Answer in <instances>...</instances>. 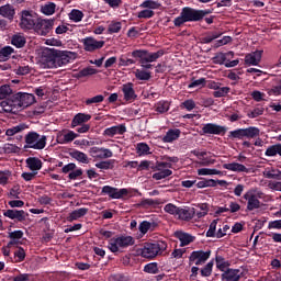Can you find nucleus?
Returning a JSON list of instances; mask_svg holds the SVG:
<instances>
[{"label":"nucleus","mask_w":281,"mask_h":281,"mask_svg":"<svg viewBox=\"0 0 281 281\" xmlns=\"http://www.w3.org/2000/svg\"><path fill=\"white\" fill-rule=\"evenodd\" d=\"M36 102V97L27 92H18L8 101H3L1 106L5 113H19Z\"/></svg>","instance_id":"f257e3e1"},{"label":"nucleus","mask_w":281,"mask_h":281,"mask_svg":"<svg viewBox=\"0 0 281 281\" xmlns=\"http://www.w3.org/2000/svg\"><path fill=\"white\" fill-rule=\"evenodd\" d=\"M212 14V10H196L190 7L182 8L180 15L173 20L175 27H181L184 23H196L203 21L204 16Z\"/></svg>","instance_id":"f03ea898"},{"label":"nucleus","mask_w":281,"mask_h":281,"mask_svg":"<svg viewBox=\"0 0 281 281\" xmlns=\"http://www.w3.org/2000/svg\"><path fill=\"white\" fill-rule=\"evenodd\" d=\"M166 251V247H144L138 248L135 250V252H132L130 255H126L123 258V265H133V260H135V256H142L143 258L153 259L156 258V256H161Z\"/></svg>","instance_id":"7ed1b4c3"},{"label":"nucleus","mask_w":281,"mask_h":281,"mask_svg":"<svg viewBox=\"0 0 281 281\" xmlns=\"http://www.w3.org/2000/svg\"><path fill=\"white\" fill-rule=\"evenodd\" d=\"M24 148H32L33 150H43L47 146V136L41 135L37 132H29L24 136Z\"/></svg>","instance_id":"20e7f679"},{"label":"nucleus","mask_w":281,"mask_h":281,"mask_svg":"<svg viewBox=\"0 0 281 281\" xmlns=\"http://www.w3.org/2000/svg\"><path fill=\"white\" fill-rule=\"evenodd\" d=\"M132 58H139V63H155L158 58L164 56V50H158L156 53H149L144 49H136L130 54Z\"/></svg>","instance_id":"39448f33"},{"label":"nucleus","mask_w":281,"mask_h":281,"mask_svg":"<svg viewBox=\"0 0 281 281\" xmlns=\"http://www.w3.org/2000/svg\"><path fill=\"white\" fill-rule=\"evenodd\" d=\"M43 69H57L56 48H46L41 58Z\"/></svg>","instance_id":"423d86ee"},{"label":"nucleus","mask_w":281,"mask_h":281,"mask_svg":"<svg viewBox=\"0 0 281 281\" xmlns=\"http://www.w3.org/2000/svg\"><path fill=\"white\" fill-rule=\"evenodd\" d=\"M38 18L30 11L21 12L20 27L21 30H35Z\"/></svg>","instance_id":"0eeeda50"},{"label":"nucleus","mask_w":281,"mask_h":281,"mask_svg":"<svg viewBox=\"0 0 281 281\" xmlns=\"http://www.w3.org/2000/svg\"><path fill=\"white\" fill-rule=\"evenodd\" d=\"M75 58H76V53L74 52L56 49L57 69L58 67H65V65H69V63H74Z\"/></svg>","instance_id":"6e6552de"},{"label":"nucleus","mask_w":281,"mask_h":281,"mask_svg":"<svg viewBox=\"0 0 281 281\" xmlns=\"http://www.w3.org/2000/svg\"><path fill=\"white\" fill-rule=\"evenodd\" d=\"M102 194H108L110 199H124V196H128V189H117L111 186H104L102 188Z\"/></svg>","instance_id":"1a4fd4ad"},{"label":"nucleus","mask_w":281,"mask_h":281,"mask_svg":"<svg viewBox=\"0 0 281 281\" xmlns=\"http://www.w3.org/2000/svg\"><path fill=\"white\" fill-rule=\"evenodd\" d=\"M212 251H203V250H196L191 252L189 260L190 262H194L196 267L204 265L205 261L210 259Z\"/></svg>","instance_id":"9d476101"},{"label":"nucleus","mask_w":281,"mask_h":281,"mask_svg":"<svg viewBox=\"0 0 281 281\" xmlns=\"http://www.w3.org/2000/svg\"><path fill=\"white\" fill-rule=\"evenodd\" d=\"M54 27V20H37L35 24V32L40 34V36H47L52 29Z\"/></svg>","instance_id":"9b49d317"},{"label":"nucleus","mask_w":281,"mask_h":281,"mask_svg":"<svg viewBox=\"0 0 281 281\" xmlns=\"http://www.w3.org/2000/svg\"><path fill=\"white\" fill-rule=\"evenodd\" d=\"M89 155L92 156L93 159H111V157H113V151L104 147H91L89 149Z\"/></svg>","instance_id":"f8f14e48"},{"label":"nucleus","mask_w":281,"mask_h":281,"mask_svg":"<svg viewBox=\"0 0 281 281\" xmlns=\"http://www.w3.org/2000/svg\"><path fill=\"white\" fill-rule=\"evenodd\" d=\"M202 132L204 135H225V133H227V127L207 123L203 125Z\"/></svg>","instance_id":"ddd939ff"},{"label":"nucleus","mask_w":281,"mask_h":281,"mask_svg":"<svg viewBox=\"0 0 281 281\" xmlns=\"http://www.w3.org/2000/svg\"><path fill=\"white\" fill-rule=\"evenodd\" d=\"M240 278H243L240 269L228 268L221 274L222 281H240Z\"/></svg>","instance_id":"4468645a"},{"label":"nucleus","mask_w":281,"mask_h":281,"mask_svg":"<svg viewBox=\"0 0 281 281\" xmlns=\"http://www.w3.org/2000/svg\"><path fill=\"white\" fill-rule=\"evenodd\" d=\"M244 199H245V201H247V210L249 212H254V210H259L260 200H258V198H256V195L254 194V191H247L244 194Z\"/></svg>","instance_id":"2eb2a0df"},{"label":"nucleus","mask_w":281,"mask_h":281,"mask_svg":"<svg viewBox=\"0 0 281 281\" xmlns=\"http://www.w3.org/2000/svg\"><path fill=\"white\" fill-rule=\"evenodd\" d=\"M83 47L86 52H95V49H102V47H104V41H97L93 37H86L83 40Z\"/></svg>","instance_id":"dca6fc26"},{"label":"nucleus","mask_w":281,"mask_h":281,"mask_svg":"<svg viewBox=\"0 0 281 281\" xmlns=\"http://www.w3.org/2000/svg\"><path fill=\"white\" fill-rule=\"evenodd\" d=\"M135 245V239L132 236H120L111 239V247H131Z\"/></svg>","instance_id":"f3484780"},{"label":"nucleus","mask_w":281,"mask_h":281,"mask_svg":"<svg viewBox=\"0 0 281 281\" xmlns=\"http://www.w3.org/2000/svg\"><path fill=\"white\" fill-rule=\"evenodd\" d=\"M122 91L125 102H135L137 100V93H135V88H133L132 82L124 83Z\"/></svg>","instance_id":"a211bd4d"},{"label":"nucleus","mask_w":281,"mask_h":281,"mask_svg":"<svg viewBox=\"0 0 281 281\" xmlns=\"http://www.w3.org/2000/svg\"><path fill=\"white\" fill-rule=\"evenodd\" d=\"M126 133V125L119 124L112 127H108L103 131L104 137H115V135H124Z\"/></svg>","instance_id":"6ab92c4d"},{"label":"nucleus","mask_w":281,"mask_h":281,"mask_svg":"<svg viewBox=\"0 0 281 281\" xmlns=\"http://www.w3.org/2000/svg\"><path fill=\"white\" fill-rule=\"evenodd\" d=\"M9 238V245H27V239L23 238V231L10 232Z\"/></svg>","instance_id":"aec40b11"},{"label":"nucleus","mask_w":281,"mask_h":281,"mask_svg":"<svg viewBox=\"0 0 281 281\" xmlns=\"http://www.w3.org/2000/svg\"><path fill=\"white\" fill-rule=\"evenodd\" d=\"M79 135L75 133L74 131L59 132L57 134V142L58 144H70V142H74V139L78 138Z\"/></svg>","instance_id":"412c9836"},{"label":"nucleus","mask_w":281,"mask_h":281,"mask_svg":"<svg viewBox=\"0 0 281 281\" xmlns=\"http://www.w3.org/2000/svg\"><path fill=\"white\" fill-rule=\"evenodd\" d=\"M3 214L7 216V218L19 221L20 223H23L27 216L23 210H7Z\"/></svg>","instance_id":"4be33fe9"},{"label":"nucleus","mask_w":281,"mask_h":281,"mask_svg":"<svg viewBox=\"0 0 281 281\" xmlns=\"http://www.w3.org/2000/svg\"><path fill=\"white\" fill-rule=\"evenodd\" d=\"M262 60V50H256L245 56L246 65L257 66Z\"/></svg>","instance_id":"5701e85b"},{"label":"nucleus","mask_w":281,"mask_h":281,"mask_svg":"<svg viewBox=\"0 0 281 281\" xmlns=\"http://www.w3.org/2000/svg\"><path fill=\"white\" fill-rule=\"evenodd\" d=\"M181 137V130L179 128H171L169 130L166 135L162 137V142L165 144H172V142H177Z\"/></svg>","instance_id":"b1692460"},{"label":"nucleus","mask_w":281,"mask_h":281,"mask_svg":"<svg viewBox=\"0 0 281 281\" xmlns=\"http://www.w3.org/2000/svg\"><path fill=\"white\" fill-rule=\"evenodd\" d=\"M194 209L180 207L176 218H179L180 221H192V218H194Z\"/></svg>","instance_id":"393cba45"},{"label":"nucleus","mask_w":281,"mask_h":281,"mask_svg":"<svg viewBox=\"0 0 281 281\" xmlns=\"http://www.w3.org/2000/svg\"><path fill=\"white\" fill-rule=\"evenodd\" d=\"M89 120H91V114L78 113L71 121V128L86 124V122H89Z\"/></svg>","instance_id":"a878e982"},{"label":"nucleus","mask_w":281,"mask_h":281,"mask_svg":"<svg viewBox=\"0 0 281 281\" xmlns=\"http://www.w3.org/2000/svg\"><path fill=\"white\" fill-rule=\"evenodd\" d=\"M224 170H229L231 172H249V169L243 164L229 162L223 165Z\"/></svg>","instance_id":"bb28decb"},{"label":"nucleus","mask_w":281,"mask_h":281,"mask_svg":"<svg viewBox=\"0 0 281 281\" xmlns=\"http://www.w3.org/2000/svg\"><path fill=\"white\" fill-rule=\"evenodd\" d=\"M176 237L178 238V240H180L181 247H186L190 245V243H194L195 240L194 236L183 232H177Z\"/></svg>","instance_id":"cd10ccee"},{"label":"nucleus","mask_w":281,"mask_h":281,"mask_svg":"<svg viewBox=\"0 0 281 281\" xmlns=\"http://www.w3.org/2000/svg\"><path fill=\"white\" fill-rule=\"evenodd\" d=\"M14 7L12 4H4L0 7V16H3L4 19H9V21H12L14 19Z\"/></svg>","instance_id":"c85d7f7f"},{"label":"nucleus","mask_w":281,"mask_h":281,"mask_svg":"<svg viewBox=\"0 0 281 281\" xmlns=\"http://www.w3.org/2000/svg\"><path fill=\"white\" fill-rule=\"evenodd\" d=\"M215 265L216 269H218V271H222V273L227 271L232 266V263H229V261H227L223 256L215 257Z\"/></svg>","instance_id":"c756f323"},{"label":"nucleus","mask_w":281,"mask_h":281,"mask_svg":"<svg viewBox=\"0 0 281 281\" xmlns=\"http://www.w3.org/2000/svg\"><path fill=\"white\" fill-rule=\"evenodd\" d=\"M88 213L89 209L87 207L77 209L69 214L67 220L71 223L78 221V218H82V216H87Z\"/></svg>","instance_id":"7c9ffc66"},{"label":"nucleus","mask_w":281,"mask_h":281,"mask_svg":"<svg viewBox=\"0 0 281 281\" xmlns=\"http://www.w3.org/2000/svg\"><path fill=\"white\" fill-rule=\"evenodd\" d=\"M70 157H72V159H76V161H79V164H89V161H91L89 156L80 150H74L72 153H70Z\"/></svg>","instance_id":"2f4dec72"},{"label":"nucleus","mask_w":281,"mask_h":281,"mask_svg":"<svg viewBox=\"0 0 281 281\" xmlns=\"http://www.w3.org/2000/svg\"><path fill=\"white\" fill-rule=\"evenodd\" d=\"M227 58H234V52H228V53H218L214 58L215 65H225V60Z\"/></svg>","instance_id":"473e14b6"},{"label":"nucleus","mask_w":281,"mask_h":281,"mask_svg":"<svg viewBox=\"0 0 281 281\" xmlns=\"http://www.w3.org/2000/svg\"><path fill=\"white\" fill-rule=\"evenodd\" d=\"M41 12L42 14H45V16H52V14L56 12V3L47 2L45 4H42Z\"/></svg>","instance_id":"72a5a7b5"},{"label":"nucleus","mask_w":281,"mask_h":281,"mask_svg":"<svg viewBox=\"0 0 281 281\" xmlns=\"http://www.w3.org/2000/svg\"><path fill=\"white\" fill-rule=\"evenodd\" d=\"M68 18L70 21H72V23H80V21H82V19H85V13L78 9H72L68 13Z\"/></svg>","instance_id":"f704fd0d"},{"label":"nucleus","mask_w":281,"mask_h":281,"mask_svg":"<svg viewBox=\"0 0 281 281\" xmlns=\"http://www.w3.org/2000/svg\"><path fill=\"white\" fill-rule=\"evenodd\" d=\"M221 36H223V32L221 31L210 32L206 36L202 37V43H204L205 45H210V43L216 41V38H221Z\"/></svg>","instance_id":"c9c22d12"},{"label":"nucleus","mask_w":281,"mask_h":281,"mask_svg":"<svg viewBox=\"0 0 281 281\" xmlns=\"http://www.w3.org/2000/svg\"><path fill=\"white\" fill-rule=\"evenodd\" d=\"M26 166L30 168V170H41L43 168V161L35 157L27 158Z\"/></svg>","instance_id":"e433bc0d"},{"label":"nucleus","mask_w":281,"mask_h":281,"mask_svg":"<svg viewBox=\"0 0 281 281\" xmlns=\"http://www.w3.org/2000/svg\"><path fill=\"white\" fill-rule=\"evenodd\" d=\"M25 43H26L25 36L21 34H15L11 38V44L18 49H21V47H25Z\"/></svg>","instance_id":"4c0bfd02"},{"label":"nucleus","mask_w":281,"mask_h":281,"mask_svg":"<svg viewBox=\"0 0 281 281\" xmlns=\"http://www.w3.org/2000/svg\"><path fill=\"white\" fill-rule=\"evenodd\" d=\"M263 177H266V179H277V181H281V171L278 169H266L263 171Z\"/></svg>","instance_id":"58836bf2"},{"label":"nucleus","mask_w":281,"mask_h":281,"mask_svg":"<svg viewBox=\"0 0 281 281\" xmlns=\"http://www.w3.org/2000/svg\"><path fill=\"white\" fill-rule=\"evenodd\" d=\"M244 132H245V137H247L248 139L260 137V128L256 126L244 128Z\"/></svg>","instance_id":"ea45409f"},{"label":"nucleus","mask_w":281,"mask_h":281,"mask_svg":"<svg viewBox=\"0 0 281 281\" xmlns=\"http://www.w3.org/2000/svg\"><path fill=\"white\" fill-rule=\"evenodd\" d=\"M95 168L100 170H113V168H115V159L97 162Z\"/></svg>","instance_id":"a19ab883"},{"label":"nucleus","mask_w":281,"mask_h":281,"mask_svg":"<svg viewBox=\"0 0 281 281\" xmlns=\"http://www.w3.org/2000/svg\"><path fill=\"white\" fill-rule=\"evenodd\" d=\"M266 157H276V155H280L281 157V144L271 145L267 148L265 153Z\"/></svg>","instance_id":"79ce46f5"},{"label":"nucleus","mask_w":281,"mask_h":281,"mask_svg":"<svg viewBox=\"0 0 281 281\" xmlns=\"http://www.w3.org/2000/svg\"><path fill=\"white\" fill-rule=\"evenodd\" d=\"M27 128L26 124H19L16 126L10 127L5 131V135L8 137H13V135H16V133H22V131H25Z\"/></svg>","instance_id":"37998d69"},{"label":"nucleus","mask_w":281,"mask_h":281,"mask_svg":"<svg viewBox=\"0 0 281 281\" xmlns=\"http://www.w3.org/2000/svg\"><path fill=\"white\" fill-rule=\"evenodd\" d=\"M198 175L200 177H212V175H223V171L218 169L201 168L198 169Z\"/></svg>","instance_id":"c03bdc74"},{"label":"nucleus","mask_w":281,"mask_h":281,"mask_svg":"<svg viewBox=\"0 0 281 281\" xmlns=\"http://www.w3.org/2000/svg\"><path fill=\"white\" fill-rule=\"evenodd\" d=\"M14 54V48L5 46L0 49V63H5L10 56Z\"/></svg>","instance_id":"a18cd8bd"},{"label":"nucleus","mask_w":281,"mask_h":281,"mask_svg":"<svg viewBox=\"0 0 281 281\" xmlns=\"http://www.w3.org/2000/svg\"><path fill=\"white\" fill-rule=\"evenodd\" d=\"M134 76L137 80H149L153 78L151 72L144 69H136Z\"/></svg>","instance_id":"49530a36"},{"label":"nucleus","mask_w":281,"mask_h":281,"mask_svg":"<svg viewBox=\"0 0 281 281\" xmlns=\"http://www.w3.org/2000/svg\"><path fill=\"white\" fill-rule=\"evenodd\" d=\"M136 153L139 157L150 155V146H148L146 143H138L136 146Z\"/></svg>","instance_id":"de8ad7c7"},{"label":"nucleus","mask_w":281,"mask_h":281,"mask_svg":"<svg viewBox=\"0 0 281 281\" xmlns=\"http://www.w3.org/2000/svg\"><path fill=\"white\" fill-rule=\"evenodd\" d=\"M196 188H216V180L214 179H202L201 181L196 182Z\"/></svg>","instance_id":"09e8293b"},{"label":"nucleus","mask_w":281,"mask_h":281,"mask_svg":"<svg viewBox=\"0 0 281 281\" xmlns=\"http://www.w3.org/2000/svg\"><path fill=\"white\" fill-rule=\"evenodd\" d=\"M122 30V22L112 21L108 26L109 34H117Z\"/></svg>","instance_id":"8fccbe9b"},{"label":"nucleus","mask_w":281,"mask_h":281,"mask_svg":"<svg viewBox=\"0 0 281 281\" xmlns=\"http://www.w3.org/2000/svg\"><path fill=\"white\" fill-rule=\"evenodd\" d=\"M170 175H172V170L170 169L158 170V172L153 175V179L161 181V179H166V177H170Z\"/></svg>","instance_id":"3c124183"},{"label":"nucleus","mask_w":281,"mask_h":281,"mask_svg":"<svg viewBox=\"0 0 281 281\" xmlns=\"http://www.w3.org/2000/svg\"><path fill=\"white\" fill-rule=\"evenodd\" d=\"M212 269H214V261H210L200 271L202 278H210L212 276Z\"/></svg>","instance_id":"603ef678"},{"label":"nucleus","mask_w":281,"mask_h":281,"mask_svg":"<svg viewBox=\"0 0 281 281\" xmlns=\"http://www.w3.org/2000/svg\"><path fill=\"white\" fill-rule=\"evenodd\" d=\"M164 210L167 214H170L171 216H175L177 218L180 207L172 203H168L167 205H165Z\"/></svg>","instance_id":"864d4df0"},{"label":"nucleus","mask_w":281,"mask_h":281,"mask_svg":"<svg viewBox=\"0 0 281 281\" xmlns=\"http://www.w3.org/2000/svg\"><path fill=\"white\" fill-rule=\"evenodd\" d=\"M156 111H157V113H168V111H170V102L159 101L156 104Z\"/></svg>","instance_id":"5fc2aeb1"},{"label":"nucleus","mask_w":281,"mask_h":281,"mask_svg":"<svg viewBox=\"0 0 281 281\" xmlns=\"http://www.w3.org/2000/svg\"><path fill=\"white\" fill-rule=\"evenodd\" d=\"M95 74H98V70L93 67H87L81 69L78 72L79 78H87V76H95Z\"/></svg>","instance_id":"6e6d98bb"},{"label":"nucleus","mask_w":281,"mask_h":281,"mask_svg":"<svg viewBox=\"0 0 281 281\" xmlns=\"http://www.w3.org/2000/svg\"><path fill=\"white\" fill-rule=\"evenodd\" d=\"M228 137H231L232 139H243L245 138V128H238L235 131H231L228 134Z\"/></svg>","instance_id":"4d7b16f0"},{"label":"nucleus","mask_w":281,"mask_h":281,"mask_svg":"<svg viewBox=\"0 0 281 281\" xmlns=\"http://www.w3.org/2000/svg\"><path fill=\"white\" fill-rule=\"evenodd\" d=\"M101 102H104V95H102V94H98V95L89 98L85 101L87 106H91V104H100Z\"/></svg>","instance_id":"13d9d810"},{"label":"nucleus","mask_w":281,"mask_h":281,"mask_svg":"<svg viewBox=\"0 0 281 281\" xmlns=\"http://www.w3.org/2000/svg\"><path fill=\"white\" fill-rule=\"evenodd\" d=\"M135 63H137L135 59L128 58L124 55H122L119 59L120 67H128L131 65H135Z\"/></svg>","instance_id":"bf43d9fd"},{"label":"nucleus","mask_w":281,"mask_h":281,"mask_svg":"<svg viewBox=\"0 0 281 281\" xmlns=\"http://www.w3.org/2000/svg\"><path fill=\"white\" fill-rule=\"evenodd\" d=\"M231 88L229 87H218L216 91L213 92L214 98H225L227 93H229Z\"/></svg>","instance_id":"052dcab7"},{"label":"nucleus","mask_w":281,"mask_h":281,"mask_svg":"<svg viewBox=\"0 0 281 281\" xmlns=\"http://www.w3.org/2000/svg\"><path fill=\"white\" fill-rule=\"evenodd\" d=\"M145 273H159V267H157V262L147 263L144 267Z\"/></svg>","instance_id":"680f3d73"},{"label":"nucleus","mask_w":281,"mask_h":281,"mask_svg":"<svg viewBox=\"0 0 281 281\" xmlns=\"http://www.w3.org/2000/svg\"><path fill=\"white\" fill-rule=\"evenodd\" d=\"M12 93V88L9 85H4L0 87V100H5L8 95Z\"/></svg>","instance_id":"e2e57ef3"},{"label":"nucleus","mask_w":281,"mask_h":281,"mask_svg":"<svg viewBox=\"0 0 281 281\" xmlns=\"http://www.w3.org/2000/svg\"><path fill=\"white\" fill-rule=\"evenodd\" d=\"M138 19H153L155 16V11L150 9H145L137 13Z\"/></svg>","instance_id":"0e129e2a"},{"label":"nucleus","mask_w":281,"mask_h":281,"mask_svg":"<svg viewBox=\"0 0 281 281\" xmlns=\"http://www.w3.org/2000/svg\"><path fill=\"white\" fill-rule=\"evenodd\" d=\"M159 2L154 1V0H145L142 4L140 8H149V10H157L159 8Z\"/></svg>","instance_id":"69168bd1"},{"label":"nucleus","mask_w":281,"mask_h":281,"mask_svg":"<svg viewBox=\"0 0 281 281\" xmlns=\"http://www.w3.org/2000/svg\"><path fill=\"white\" fill-rule=\"evenodd\" d=\"M15 262H23L25 260V250L20 247L18 250L14 251Z\"/></svg>","instance_id":"338daca9"},{"label":"nucleus","mask_w":281,"mask_h":281,"mask_svg":"<svg viewBox=\"0 0 281 281\" xmlns=\"http://www.w3.org/2000/svg\"><path fill=\"white\" fill-rule=\"evenodd\" d=\"M21 194V187L19 184H15L9 192L10 199H20Z\"/></svg>","instance_id":"774afa93"}]
</instances>
